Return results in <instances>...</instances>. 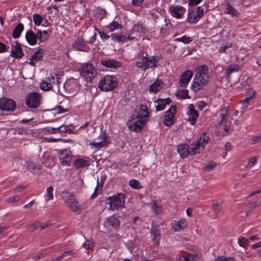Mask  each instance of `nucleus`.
<instances>
[{
  "mask_svg": "<svg viewBox=\"0 0 261 261\" xmlns=\"http://www.w3.org/2000/svg\"><path fill=\"white\" fill-rule=\"evenodd\" d=\"M161 56H153L148 57L146 54L145 56L141 57L140 60L136 62L138 68L146 70L149 68H156L158 67L157 63L161 59Z\"/></svg>",
  "mask_w": 261,
  "mask_h": 261,
  "instance_id": "obj_1",
  "label": "nucleus"
},
{
  "mask_svg": "<svg viewBox=\"0 0 261 261\" xmlns=\"http://www.w3.org/2000/svg\"><path fill=\"white\" fill-rule=\"evenodd\" d=\"M118 84L117 79L111 75H106L98 84V88L102 91H108L113 90Z\"/></svg>",
  "mask_w": 261,
  "mask_h": 261,
  "instance_id": "obj_2",
  "label": "nucleus"
},
{
  "mask_svg": "<svg viewBox=\"0 0 261 261\" xmlns=\"http://www.w3.org/2000/svg\"><path fill=\"white\" fill-rule=\"evenodd\" d=\"M125 196L122 193H118L116 195L107 198V203L110 204L112 209L117 210L123 207L125 203Z\"/></svg>",
  "mask_w": 261,
  "mask_h": 261,
  "instance_id": "obj_3",
  "label": "nucleus"
},
{
  "mask_svg": "<svg viewBox=\"0 0 261 261\" xmlns=\"http://www.w3.org/2000/svg\"><path fill=\"white\" fill-rule=\"evenodd\" d=\"M41 100L40 94L36 92H30L25 97V104L29 108L36 109L39 107Z\"/></svg>",
  "mask_w": 261,
  "mask_h": 261,
  "instance_id": "obj_4",
  "label": "nucleus"
},
{
  "mask_svg": "<svg viewBox=\"0 0 261 261\" xmlns=\"http://www.w3.org/2000/svg\"><path fill=\"white\" fill-rule=\"evenodd\" d=\"M95 71V67L92 64L85 63L83 65L81 69L80 75L84 78L87 83L90 82L96 73L94 72Z\"/></svg>",
  "mask_w": 261,
  "mask_h": 261,
  "instance_id": "obj_5",
  "label": "nucleus"
},
{
  "mask_svg": "<svg viewBox=\"0 0 261 261\" xmlns=\"http://www.w3.org/2000/svg\"><path fill=\"white\" fill-rule=\"evenodd\" d=\"M208 75H202L200 74L199 73H197L195 75L191 89L195 92H197L206 85L208 81Z\"/></svg>",
  "mask_w": 261,
  "mask_h": 261,
  "instance_id": "obj_6",
  "label": "nucleus"
},
{
  "mask_svg": "<svg viewBox=\"0 0 261 261\" xmlns=\"http://www.w3.org/2000/svg\"><path fill=\"white\" fill-rule=\"evenodd\" d=\"M147 120H141L132 116L131 119L128 120L127 126L133 132H141Z\"/></svg>",
  "mask_w": 261,
  "mask_h": 261,
  "instance_id": "obj_7",
  "label": "nucleus"
},
{
  "mask_svg": "<svg viewBox=\"0 0 261 261\" xmlns=\"http://www.w3.org/2000/svg\"><path fill=\"white\" fill-rule=\"evenodd\" d=\"M228 111L229 109L227 107H224L221 110V114H220V121L218 123V125H224V129L225 130V132L226 133H227L230 125H231V122L228 119L229 118V115H228Z\"/></svg>",
  "mask_w": 261,
  "mask_h": 261,
  "instance_id": "obj_8",
  "label": "nucleus"
},
{
  "mask_svg": "<svg viewBox=\"0 0 261 261\" xmlns=\"http://www.w3.org/2000/svg\"><path fill=\"white\" fill-rule=\"evenodd\" d=\"M16 107L15 101L10 98L2 97L0 99V109L4 111L12 112Z\"/></svg>",
  "mask_w": 261,
  "mask_h": 261,
  "instance_id": "obj_9",
  "label": "nucleus"
},
{
  "mask_svg": "<svg viewBox=\"0 0 261 261\" xmlns=\"http://www.w3.org/2000/svg\"><path fill=\"white\" fill-rule=\"evenodd\" d=\"M64 88L66 91L72 95L75 94L79 90V86L73 78L67 80L64 84Z\"/></svg>",
  "mask_w": 261,
  "mask_h": 261,
  "instance_id": "obj_10",
  "label": "nucleus"
},
{
  "mask_svg": "<svg viewBox=\"0 0 261 261\" xmlns=\"http://www.w3.org/2000/svg\"><path fill=\"white\" fill-rule=\"evenodd\" d=\"M176 108L175 105H172L170 108L166 111L163 121L165 125L169 126L174 123L173 118L176 112Z\"/></svg>",
  "mask_w": 261,
  "mask_h": 261,
  "instance_id": "obj_11",
  "label": "nucleus"
},
{
  "mask_svg": "<svg viewBox=\"0 0 261 261\" xmlns=\"http://www.w3.org/2000/svg\"><path fill=\"white\" fill-rule=\"evenodd\" d=\"M72 47L74 49L81 51L88 52L90 50L87 42L82 37H78L72 43Z\"/></svg>",
  "mask_w": 261,
  "mask_h": 261,
  "instance_id": "obj_12",
  "label": "nucleus"
},
{
  "mask_svg": "<svg viewBox=\"0 0 261 261\" xmlns=\"http://www.w3.org/2000/svg\"><path fill=\"white\" fill-rule=\"evenodd\" d=\"M57 151H58V157L61 164L63 166H69L72 160L70 152L66 149L61 151L57 150Z\"/></svg>",
  "mask_w": 261,
  "mask_h": 261,
  "instance_id": "obj_13",
  "label": "nucleus"
},
{
  "mask_svg": "<svg viewBox=\"0 0 261 261\" xmlns=\"http://www.w3.org/2000/svg\"><path fill=\"white\" fill-rule=\"evenodd\" d=\"M136 114H133L132 116L141 120H147L149 117V113L148 108L145 105H141L138 111H136Z\"/></svg>",
  "mask_w": 261,
  "mask_h": 261,
  "instance_id": "obj_14",
  "label": "nucleus"
},
{
  "mask_svg": "<svg viewBox=\"0 0 261 261\" xmlns=\"http://www.w3.org/2000/svg\"><path fill=\"white\" fill-rule=\"evenodd\" d=\"M240 70V66L238 64H230L225 69L224 76L225 79L229 82L233 74L238 73Z\"/></svg>",
  "mask_w": 261,
  "mask_h": 261,
  "instance_id": "obj_15",
  "label": "nucleus"
},
{
  "mask_svg": "<svg viewBox=\"0 0 261 261\" xmlns=\"http://www.w3.org/2000/svg\"><path fill=\"white\" fill-rule=\"evenodd\" d=\"M120 224V221L115 215L108 218L105 222V226L107 227V229H110L112 227L116 230L119 229Z\"/></svg>",
  "mask_w": 261,
  "mask_h": 261,
  "instance_id": "obj_16",
  "label": "nucleus"
},
{
  "mask_svg": "<svg viewBox=\"0 0 261 261\" xmlns=\"http://www.w3.org/2000/svg\"><path fill=\"white\" fill-rule=\"evenodd\" d=\"M169 11L171 14L176 18H180L184 14L186 9L182 6L171 5L169 7Z\"/></svg>",
  "mask_w": 261,
  "mask_h": 261,
  "instance_id": "obj_17",
  "label": "nucleus"
},
{
  "mask_svg": "<svg viewBox=\"0 0 261 261\" xmlns=\"http://www.w3.org/2000/svg\"><path fill=\"white\" fill-rule=\"evenodd\" d=\"M24 54L22 51L21 44L18 42H16L15 45H12L11 50V56L15 59H20L23 57Z\"/></svg>",
  "mask_w": 261,
  "mask_h": 261,
  "instance_id": "obj_18",
  "label": "nucleus"
},
{
  "mask_svg": "<svg viewBox=\"0 0 261 261\" xmlns=\"http://www.w3.org/2000/svg\"><path fill=\"white\" fill-rule=\"evenodd\" d=\"M188 109L189 110L187 111V114L189 117L187 120L192 125H194L199 116V113L195 109L193 104H190L188 107Z\"/></svg>",
  "mask_w": 261,
  "mask_h": 261,
  "instance_id": "obj_19",
  "label": "nucleus"
},
{
  "mask_svg": "<svg viewBox=\"0 0 261 261\" xmlns=\"http://www.w3.org/2000/svg\"><path fill=\"white\" fill-rule=\"evenodd\" d=\"M193 75L192 71L186 70L180 76L179 84L181 87L187 86Z\"/></svg>",
  "mask_w": 261,
  "mask_h": 261,
  "instance_id": "obj_20",
  "label": "nucleus"
},
{
  "mask_svg": "<svg viewBox=\"0 0 261 261\" xmlns=\"http://www.w3.org/2000/svg\"><path fill=\"white\" fill-rule=\"evenodd\" d=\"M101 62L103 66L107 68L117 69L121 66L120 62L112 59L102 60Z\"/></svg>",
  "mask_w": 261,
  "mask_h": 261,
  "instance_id": "obj_21",
  "label": "nucleus"
},
{
  "mask_svg": "<svg viewBox=\"0 0 261 261\" xmlns=\"http://www.w3.org/2000/svg\"><path fill=\"white\" fill-rule=\"evenodd\" d=\"M28 170L34 174H40L42 173V168L40 165L32 162H29L27 164Z\"/></svg>",
  "mask_w": 261,
  "mask_h": 261,
  "instance_id": "obj_22",
  "label": "nucleus"
},
{
  "mask_svg": "<svg viewBox=\"0 0 261 261\" xmlns=\"http://www.w3.org/2000/svg\"><path fill=\"white\" fill-rule=\"evenodd\" d=\"M177 151L182 159H185L189 155V146L187 144H182L177 147Z\"/></svg>",
  "mask_w": 261,
  "mask_h": 261,
  "instance_id": "obj_23",
  "label": "nucleus"
},
{
  "mask_svg": "<svg viewBox=\"0 0 261 261\" xmlns=\"http://www.w3.org/2000/svg\"><path fill=\"white\" fill-rule=\"evenodd\" d=\"M158 105L155 106L156 111H160L164 110L167 105H169L171 102V99L168 97L165 99L158 98L155 101Z\"/></svg>",
  "mask_w": 261,
  "mask_h": 261,
  "instance_id": "obj_24",
  "label": "nucleus"
},
{
  "mask_svg": "<svg viewBox=\"0 0 261 261\" xmlns=\"http://www.w3.org/2000/svg\"><path fill=\"white\" fill-rule=\"evenodd\" d=\"M72 165L76 169H79L89 166L90 164L87 160L83 158H77L73 161Z\"/></svg>",
  "mask_w": 261,
  "mask_h": 261,
  "instance_id": "obj_25",
  "label": "nucleus"
},
{
  "mask_svg": "<svg viewBox=\"0 0 261 261\" xmlns=\"http://www.w3.org/2000/svg\"><path fill=\"white\" fill-rule=\"evenodd\" d=\"M151 234L153 236V241L154 244L157 245L159 244V240L161 239V231L159 225L152 226L151 228Z\"/></svg>",
  "mask_w": 261,
  "mask_h": 261,
  "instance_id": "obj_26",
  "label": "nucleus"
},
{
  "mask_svg": "<svg viewBox=\"0 0 261 261\" xmlns=\"http://www.w3.org/2000/svg\"><path fill=\"white\" fill-rule=\"evenodd\" d=\"M25 38L27 42L31 45H34L37 43V41L36 38V34L32 30H29L27 32Z\"/></svg>",
  "mask_w": 261,
  "mask_h": 261,
  "instance_id": "obj_27",
  "label": "nucleus"
},
{
  "mask_svg": "<svg viewBox=\"0 0 261 261\" xmlns=\"http://www.w3.org/2000/svg\"><path fill=\"white\" fill-rule=\"evenodd\" d=\"M61 198L67 204L71 202L72 200H74V199L75 198L74 195L72 193L66 191H64L61 193Z\"/></svg>",
  "mask_w": 261,
  "mask_h": 261,
  "instance_id": "obj_28",
  "label": "nucleus"
},
{
  "mask_svg": "<svg viewBox=\"0 0 261 261\" xmlns=\"http://www.w3.org/2000/svg\"><path fill=\"white\" fill-rule=\"evenodd\" d=\"M98 139H101V140L99 142H92L89 143L90 145L93 146L96 148H100L103 147L105 145L106 141V135L105 134H102L99 136Z\"/></svg>",
  "mask_w": 261,
  "mask_h": 261,
  "instance_id": "obj_29",
  "label": "nucleus"
},
{
  "mask_svg": "<svg viewBox=\"0 0 261 261\" xmlns=\"http://www.w3.org/2000/svg\"><path fill=\"white\" fill-rule=\"evenodd\" d=\"M187 223L185 219H181L178 221H175L172 224V229L175 231H179L180 229H184L187 227Z\"/></svg>",
  "mask_w": 261,
  "mask_h": 261,
  "instance_id": "obj_30",
  "label": "nucleus"
},
{
  "mask_svg": "<svg viewBox=\"0 0 261 261\" xmlns=\"http://www.w3.org/2000/svg\"><path fill=\"white\" fill-rule=\"evenodd\" d=\"M24 30V25L22 23H19L15 28L12 32V37L14 39L20 37L21 33Z\"/></svg>",
  "mask_w": 261,
  "mask_h": 261,
  "instance_id": "obj_31",
  "label": "nucleus"
},
{
  "mask_svg": "<svg viewBox=\"0 0 261 261\" xmlns=\"http://www.w3.org/2000/svg\"><path fill=\"white\" fill-rule=\"evenodd\" d=\"M201 145L196 141L195 143L191 144V147L189 146V155H194L196 154H199L200 152Z\"/></svg>",
  "mask_w": 261,
  "mask_h": 261,
  "instance_id": "obj_32",
  "label": "nucleus"
},
{
  "mask_svg": "<svg viewBox=\"0 0 261 261\" xmlns=\"http://www.w3.org/2000/svg\"><path fill=\"white\" fill-rule=\"evenodd\" d=\"M210 140L208 134L203 133L196 141L201 145L202 148H203L204 145L208 143Z\"/></svg>",
  "mask_w": 261,
  "mask_h": 261,
  "instance_id": "obj_33",
  "label": "nucleus"
},
{
  "mask_svg": "<svg viewBox=\"0 0 261 261\" xmlns=\"http://www.w3.org/2000/svg\"><path fill=\"white\" fill-rule=\"evenodd\" d=\"M44 53V50L41 48H39L35 52L34 55L31 56L32 59H35V62L42 61Z\"/></svg>",
  "mask_w": 261,
  "mask_h": 261,
  "instance_id": "obj_34",
  "label": "nucleus"
},
{
  "mask_svg": "<svg viewBox=\"0 0 261 261\" xmlns=\"http://www.w3.org/2000/svg\"><path fill=\"white\" fill-rule=\"evenodd\" d=\"M224 13L230 15L233 17L237 16L238 14L237 10L229 3L226 4Z\"/></svg>",
  "mask_w": 261,
  "mask_h": 261,
  "instance_id": "obj_35",
  "label": "nucleus"
},
{
  "mask_svg": "<svg viewBox=\"0 0 261 261\" xmlns=\"http://www.w3.org/2000/svg\"><path fill=\"white\" fill-rule=\"evenodd\" d=\"M197 17V14L194 10L191 11L189 12L187 21L191 23H195L200 19V18H198Z\"/></svg>",
  "mask_w": 261,
  "mask_h": 261,
  "instance_id": "obj_36",
  "label": "nucleus"
},
{
  "mask_svg": "<svg viewBox=\"0 0 261 261\" xmlns=\"http://www.w3.org/2000/svg\"><path fill=\"white\" fill-rule=\"evenodd\" d=\"M162 82L159 80H156L153 84H152L149 87V91L151 92L156 93L161 88V84Z\"/></svg>",
  "mask_w": 261,
  "mask_h": 261,
  "instance_id": "obj_37",
  "label": "nucleus"
},
{
  "mask_svg": "<svg viewBox=\"0 0 261 261\" xmlns=\"http://www.w3.org/2000/svg\"><path fill=\"white\" fill-rule=\"evenodd\" d=\"M188 93V90L178 89L175 96L176 97H180L181 99H189L191 97L189 96Z\"/></svg>",
  "mask_w": 261,
  "mask_h": 261,
  "instance_id": "obj_38",
  "label": "nucleus"
},
{
  "mask_svg": "<svg viewBox=\"0 0 261 261\" xmlns=\"http://www.w3.org/2000/svg\"><path fill=\"white\" fill-rule=\"evenodd\" d=\"M212 208L216 216H217L221 212L222 206L221 203L213 202L212 203Z\"/></svg>",
  "mask_w": 261,
  "mask_h": 261,
  "instance_id": "obj_39",
  "label": "nucleus"
},
{
  "mask_svg": "<svg viewBox=\"0 0 261 261\" xmlns=\"http://www.w3.org/2000/svg\"><path fill=\"white\" fill-rule=\"evenodd\" d=\"M50 160L53 161V157L48 152H45L42 156V163L45 164L46 166H49L50 165Z\"/></svg>",
  "mask_w": 261,
  "mask_h": 261,
  "instance_id": "obj_40",
  "label": "nucleus"
},
{
  "mask_svg": "<svg viewBox=\"0 0 261 261\" xmlns=\"http://www.w3.org/2000/svg\"><path fill=\"white\" fill-rule=\"evenodd\" d=\"M107 28L109 29L110 32H113L117 29H121L122 28V25L121 24L118 23V22L114 20L107 26Z\"/></svg>",
  "mask_w": 261,
  "mask_h": 261,
  "instance_id": "obj_41",
  "label": "nucleus"
},
{
  "mask_svg": "<svg viewBox=\"0 0 261 261\" xmlns=\"http://www.w3.org/2000/svg\"><path fill=\"white\" fill-rule=\"evenodd\" d=\"M198 70L197 73H200V74L208 75V68L206 65H202L198 66L197 67Z\"/></svg>",
  "mask_w": 261,
  "mask_h": 261,
  "instance_id": "obj_42",
  "label": "nucleus"
},
{
  "mask_svg": "<svg viewBox=\"0 0 261 261\" xmlns=\"http://www.w3.org/2000/svg\"><path fill=\"white\" fill-rule=\"evenodd\" d=\"M129 185L134 189H140L142 187L140 182L138 180L134 179L129 180Z\"/></svg>",
  "mask_w": 261,
  "mask_h": 261,
  "instance_id": "obj_43",
  "label": "nucleus"
},
{
  "mask_svg": "<svg viewBox=\"0 0 261 261\" xmlns=\"http://www.w3.org/2000/svg\"><path fill=\"white\" fill-rule=\"evenodd\" d=\"M175 41L181 42L185 44H189L193 41L192 38L183 36L180 38H177L174 39Z\"/></svg>",
  "mask_w": 261,
  "mask_h": 261,
  "instance_id": "obj_44",
  "label": "nucleus"
},
{
  "mask_svg": "<svg viewBox=\"0 0 261 261\" xmlns=\"http://www.w3.org/2000/svg\"><path fill=\"white\" fill-rule=\"evenodd\" d=\"M68 205L71 208V211L74 212H76L80 210L79 203L75 198L74 199V200H72L71 202H70Z\"/></svg>",
  "mask_w": 261,
  "mask_h": 261,
  "instance_id": "obj_45",
  "label": "nucleus"
},
{
  "mask_svg": "<svg viewBox=\"0 0 261 261\" xmlns=\"http://www.w3.org/2000/svg\"><path fill=\"white\" fill-rule=\"evenodd\" d=\"M34 22L37 26H39L41 24L43 21L42 16L38 14H34L33 15Z\"/></svg>",
  "mask_w": 261,
  "mask_h": 261,
  "instance_id": "obj_46",
  "label": "nucleus"
},
{
  "mask_svg": "<svg viewBox=\"0 0 261 261\" xmlns=\"http://www.w3.org/2000/svg\"><path fill=\"white\" fill-rule=\"evenodd\" d=\"M257 206V203L256 202H250L248 204L249 210L246 212V216H248L251 215L252 213V210L254 209Z\"/></svg>",
  "mask_w": 261,
  "mask_h": 261,
  "instance_id": "obj_47",
  "label": "nucleus"
},
{
  "mask_svg": "<svg viewBox=\"0 0 261 261\" xmlns=\"http://www.w3.org/2000/svg\"><path fill=\"white\" fill-rule=\"evenodd\" d=\"M52 87L51 84L47 82L43 81L40 84V88L44 91H48L50 90Z\"/></svg>",
  "mask_w": 261,
  "mask_h": 261,
  "instance_id": "obj_48",
  "label": "nucleus"
},
{
  "mask_svg": "<svg viewBox=\"0 0 261 261\" xmlns=\"http://www.w3.org/2000/svg\"><path fill=\"white\" fill-rule=\"evenodd\" d=\"M217 166V164L214 162H210L207 164H205L203 167V169L206 171H210L211 169H213Z\"/></svg>",
  "mask_w": 261,
  "mask_h": 261,
  "instance_id": "obj_49",
  "label": "nucleus"
},
{
  "mask_svg": "<svg viewBox=\"0 0 261 261\" xmlns=\"http://www.w3.org/2000/svg\"><path fill=\"white\" fill-rule=\"evenodd\" d=\"M238 243L240 246L245 247L248 246L249 242L247 239L242 238L240 239H238Z\"/></svg>",
  "mask_w": 261,
  "mask_h": 261,
  "instance_id": "obj_50",
  "label": "nucleus"
},
{
  "mask_svg": "<svg viewBox=\"0 0 261 261\" xmlns=\"http://www.w3.org/2000/svg\"><path fill=\"white\" fill-rule=\"evenodd\" d=\"M111 37L113 41H116L118 42H121L122 37H121V34L118 33H113L111 35Z\"/></svg>",
  "mask_w": 261,
  "mask_h": 261,
  "instance_id": "obj_51",
  "label": "nucleus"
},
{
  "mask_svg": "<svg viewBox=\"0 0 261 261\" xmlns=\"http://www.w3.org/2000/svg\"><path fill=\"white\" fill-rule=\"evenodd\" d=\"M261 142V135L252 137L249 141L251 144H254L257 143Z\"/></svg>",
  "mask_w": 261,
  "mask_h": 261,
  "instance_id": "obj_52",
  "label": "nucleus"
},
{
  "mask_svg": "<svg viewBox=\"0 0 261 261\" xmlns=\"http://www.w3.org/2000/svg\"><path fill=\"white\" fill-rule=\"evenodd\" d=\"M121 37H122L121 43L126 42L127 40H133L135 39V37H131L130 35L124 34L121 33Z\"/></svg>",
  "mask_w": 261,
  "mask_h": 261,
  "instance_id": "obj_53",
  "label": "nucleus"
},
{
  "mask_svg": "<svg viewBox=\"0 0 261 261\" xmlns=\"http://www.w3.org/2000/svg\"><path fill=\"white\" fill-rule=\"evenodd\" d=\"M47 193L46 194V197L47 198L48 200H50L53 199V187L50 186L47 188Z\"/></svg>",
  "mask_w": 261,
  "mask_h": 261,
  "instance_id": "obj_54",
  "label": "nucleus"
},
{
  "mask_svg": "<svg viewBox=\"0 0 261 261\" xmlns=\"http://www.w3.org/2000/svg\"><path fill=\"white\" fill-rule=\"evenodd\" d=\"M36 39H39L41 42H45L47 40V37H44L41 33V31L39 30L37 34H36Z\"/></svg>",
  "mask_w": 261,
  "mask_h": 261,
  "instance_id": "obj_55",
  "label": "nucleus"
},
{
  "mask_svg": "<svg viewBox=\"0 0 261 261\" xmlns=\"http://www.w3.org/2000/svg\"><path fill=\"white\" fill-rule=\"evenodd\" d=\"M40 226H41V223L38 221H36L34 224L30 225L28 227V230L30 231H33L36 229L38 227H40Z\"/></svg>",
  "mask_w": 261,
  "mask_h": 261,
  "instance_id": "obj_56",
  "label": "nucleus"
},
{
  "mask_svg": "<svg viewBox=\"0 0 261 261\" xmlns=\"http://www.w3.org/2000/svg\"><path fill=\"white\" fill-rule=\"evenodd\" d=\"M195 12L197 14V16L198 18H201L203 15L204 9L201 6H198L196 8V10H194Z\"/></svg>",
  "mask_w": 261,
  "mask_h": 261,
  "instance_id": "obj_57",
  "label": "nucleus"
},
{
  "mask_svg": "<svg viewBox=\"0 0 261 261\" xmlns=\"http://www.w3.org/2000/svg\"><path fill=\"white\" fill-rule=\"evenodd\" d=\"M255 92L252 89L248 88L247 89L246 92V96L248 97V98L252 99L253 97L255 96Z\"/></svg>",
  "mask_w": 261,
  "mask_h": 261,
  "instance_id": "obj_58",
  "label": "nucleus"
},
{
  "mask_svg": "<svg viewBox=\"0 0 261 261\" xmlns=\"http://www.w3.org/2000/svg\"><path fill=\"white\" fill-rule=\"evenodd\" d=\"M96 30L98 31V33L99 34L100 38L102 39V40L106 41L110 38V35H107L103 31H101L98 30Z\"/></svg>",
  "mask_w": 261,
  "mask_h": 261,
  "instance_id": "obj_59",
  "label": "nucleus"
},
{
  "mask_svg": "<svg viewBox=\"0 0 261 261\" xmlns=\"http://www.w3.org/2000/svg\"><path fill=\"white\" fill-rule=\"evenodd\" d=\"M58 133L60 134L67 133L68 131L67 126L64 125H62L57 127Z\"/></svg>",
  "mask_w": 261,
  "mask_h": 261,
  "instance_id": "obj_60",
  "label": "nucleus"
},
{
  "mask_svg": "<svg viewBox=\"0 0 261 261\" xmlns=\"http://www.w3.org/2000/svg\"><path fill=\"white\" fill-rule=\"evenodd\" d=\"M44 130L50 134H56L58 133L57 127H47L44 128Z\"/></svg>",
  "mask_w": 261,
  "mask_h": 261,
  "instance_id": "obj_61",
  "label": "nucleus"
},
{
  "mask_svg": "<svg viewBox=\"0 0 261 261\" xmlns=\"http://www.w3.org/2000/svg\"><path fill=\"white\" fill-rule=\"evenodd\" d=\"M217 261H236L233 257H224L223 256L218 257Z\"/></svg>",
  "mask_w": 261,
  "mask_h": 261,
  "instance_id": "obj_62",
  "label": "nucleus"
},
{
  "mask_svg": "<svg viewBox=\"0 0 261 261\" xmlns=\"http://www.w3.org/2000/svg\"><path fill=\"white\" fill-rule=\"evenodd\" d=\"M231 149V145L229 142H227L225 145V150L226 152L223 153V157L224 158L227 155V152Z\"/></svg>",
  "mask_w": 261,
  "mask_h": 261,
  "instance_id": "obj_63",
  "label": "nucleus"
},
{
  "mask_svg": "<svg viewBox=\"0 0 261 261\" xmlns=\"http://www.w3.org/2000/svg\"><path fill=\"white\" fill-rule=\"evenodd\" d=\"M84 248L90 249L93 247V242L91 240H87L84 244Z\"/></svg>",
  "mask_w": 261,
  "mask_h": 261,
  "instance_id": "obj_64",
  "label": "nucleus"
}]
</instances>
